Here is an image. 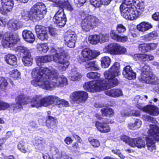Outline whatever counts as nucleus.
Returning <instances> with one entry per match:
<instances>
[{"instance_id":"1","label":"nucleus","mask_w":159,"mask_h":159,"mask_svg":"<svg viewBox=\"0 0 159 159\" xmlns=\"http://www.w3.org/2000/svg\"><path fill=\"white\" fill-rule=\"evenodd\" d=\"M32 75L35 78L31 81L32 84L44 89L51 90L53 87H61L68 84L66 77L63 75L58 76L57 70H52L48 67L36 68L33 70Z\"/></svg>"},{"instance_id":"2","label":"nucleus","mask_w":159,"mask_h":159,"mask_svg":"<svg viewBox=\"0 0 159 159\" xmlns=\"http://www.w3.org/2000/svg\"><path fill=\"white\" fill-rule=\"evenodd\" d=\"M144 9L143 2L139 0H126L120 6L122 16L126 19L131 20L138 18Z\"/></svg>"},{"instance_id":"3","label":"nucleus","mask_w":159,"mask_h":159,"mask_svg":"<svg viewBox=\"0 0 159 159\" xmlns=\"http://www.w3.org/2000/svg\"><path fill=\"white\" fill-rule=\"evenodd\" d=\"M56 102L58 105H61L63 106L68 107V102L65 100L61 99L58 97L53 95L48 96L40 99L39 96H37L33 98L31 102V106L36 108L42 107H47Z\"/></svg>"},{"instance_id":"4","label":"nucleus","mask_w":159,"mask_h":159,"mask_svg":"<svg viewBox=\"0 0 159 159\" xmlns=\"http://www.w3.org/2000/svg\"><path fill=\"white\" fill-rule=\"evenodd\" d=\"M47 12L45 4L42 2H37L31 7L29 12L24 11L22 13V17L25 20H28L31 17L39 20L43 18Z\"/></svg>"},{"instance_id":"5","label":"nucleus","mask_w":159,"mask_h":159,"mask_svg":"<svg viewBox=\"0 0 159 159\" xmlns=\"http://www.w3.org/2000/svg\"><path fill=\"white\" fill-rule=\"evenodd\" d=\"M111 87H112L106 79L105 80L89 81L84 85V88L85 90L92 93L102 91Z\"/></svg>"},{"instance_id":"6","label":"nucleus","mask_w":159,"mask_h":159,"mask_svg":"<svg viewBox=\"0 0 159 159\" xmlns=\"http://www.w3.org/2000/svg\"><path fill=\"white\" fill-rule=\"evenodd\" d=\"M120 74V64L119 63H114L112 67L104 73L105 79L109 82L112 87L117 85L118 84L117 79L116 78Z\"/></svg>"},{"instance_id":"7","label":"nucleus","mask_w":159,"mask_h":159,"mask_svg":"<svg viewBox=\"0 0 159 159\" xmlns=\"http://www.w3.org/2000/svg\"><path fill=\"white\" fill-rule=\"evenodd\" d=\"M51 52L52 53H54L53 54L52 57H51L53 61L60 64L58 67L59 70L61 71L65 70L68 68L69 63L65 59L66 53L62 49L58 50L53 49L51 50Z\"/></svg>"},{"instance_id":"8","label":"nucleus","mask_w":159,"mask_h":159,"mask_svg":"<svg viewBox=\"0 0 159 159\" xmlns=\"http://www.w3.org/2000/svg\"><path fill=\"white\" fill-rule=\"evenodd\" d=\"M141 74L139 77V80L148 84L159 83V80L151 73V70L148 65H144L141 68Z\"/></svg>"},{"instance_id":"9","label":"nucleus","mask_w":159,"mask_h":159,"mask_svg":"<svg viewBox=\"0 0 159 159\" xmlns=\"http://www.w3.org/2000/svg\"><path fill=\"white\" fill-rule=\"evenodd\" d=\"M155 140L159 141V128L154 125H150L148 131V137L146 138V143L148 149L151 152L156 149Z\"/></svg>"},{"instance_id":"10","label":"nucleus","mask_w":159,"mask_h":159,"mask_svg":"<svg viewBox=\"0 0 159 159\" xmlns=\"http://www.w3.org/2000/svg\"><path fill=\"white\" fill-rule=\"evenodd\" d=\"M99 23V20L95 16H88L84 19L81 24L82 30L86 32L96 27Z\"/></svg>"},{"instance_id":"11","label":"nucleus","mask_w":159,"mask_h":159,"mask_svg":"<svg viewBox=\"0 0 159 159\" xmlns=\"http://www.w3.org/2000/svg\"><path fill=\"white\" fill-rule=\"evenodd\" d=\"M3 38L4 39L2 42V44L5 48L14 46L19 40V36L16 34L11 35L8 33H6Z\"/></svg>"},{"instance_id":"12","label":"nucleus","mask_w":159,"mask_h":159,"mask_svg":"<svg viewBox=\"0 0 159 159\" xmlns=\"http://www.w3.org/2000/svg\"><path fill=\"white\" fill-rule=\"evenodd\" d=\"M88 97V93L84 91H76L72 93L70 96V100L72 102H84Z\"/></svg>"},{"instance_id":"13","label":"nucleus","mask_w":159,"mask_h":159,"mask_svg":"<svg viewBox=\"0 0 159 159\" xmlns=\"http://www.w3.org/2000/svg\"><path fill=\"white\" fill-rule=\"evenodd\" d=\"M100 52L96 51H92L88 49L83 50L81 52L82 57L80 58V60L82 62L90 60L96 58L100 55Z\"/></svg>"},{"instance_id":"14","label":"nucleus","mask_w":159,"mask_h":159,"mask_svg":"<svg viewBox=\"0 0 159 159\" xmlns=\"http://www.w3.org/2000/svg\"><path fill=\"white\" fill-rule=\"evenodd\" d=\"M76 36L75 32L69 30L65 34L64 39L68 46L70 48L75 47Z\"/></svg>"},{"instance_id":"15","label":"nucleus","mask_w":159,"mask_h":159,"mask_svg":"<svg viewBox=\"0 0 159 159\" xmlns=\"http://www.w3.org/2000/svg\"><path fill=\"white\" fill-rule=\"evenodd\" d=\"M54 23L58 25L63 27L66 23V19L63 10L59 9L55 14L53 18Z\"/></svg>"},{"instance_id":"16","label":"nucleus","mask_w":159,"mask_h":159,"mask_svg":"<svg viewBox=\"0 0 159 159\" xmlns=\"http://www.w3.org/2000/svg\"><path fill=\"white\" fill-rule=\"evenodd\" d=\"M20 52L23 54L22 61L26 66H30L32 63L33 59L30 53L27 48L20 46Z\"/></svg>"},{"instance_id":"17","label":"nucleus","mask_w":159,"mask_h":159,"mask_svg":"<svg viewBox=\"0 0 159 159\" xmlns=\"http://www.w3.org/2000/svg\"><path fill=\"white\" fill-rule=\"evenodd\" d=\"M138 109L149 114L152 116H157L159 114V109L156 106L152 105H148L145 107L138 106Z\"/></svg>"},{"instance_id":"18","label":"nucleus","mask_w":159,"mask_h":159,"mask_svg":"<svg viewBox=\"0 0 159 159\" xmlns=\"http://www.w3.org/2000/svg\"><path fill=\"white\" fill-rule=\"evenodd\" d=\"M35 30L38 37L41 40L45 41L48 39V36L45 27L37 25L35 26Z\"/></svg>"},{"instance_id":"19","label":"nucleus","mask_w":159,"mask_h":159,"mask_svg":"<svg viewBox=\"0 0 159 159\" xmlns=\"http://www.w3.org/2000/svg\"><path fill=\"white\" fill-rule=\"evenodd\" d=\"M110 123L108 120L104 122H100L96 121L95 122V126L97 130L102 133H107L111 131V128L107 124Z\"/></svg>"},{"instance_id":"20","label":"nucleus","mask_w":159,"mask_h":159,"mask_svg":"<svg viewBox=\"0 0 159 159\" xmlns=\"http://www.w3.org/2000/svg\"><path fill=\"white\" fill-rule=\"evenodd\" d=\"M122 74L124 77L129 80L134 79L136 78V73L133 72L129 65L124 68Z\"/></svg>"},{"instance_id":"21","label":"nucleus","mask_w":159,"mask_h":159,"mask_svg":"<svg viewBox=\"0 0 159 159\" xmlns=\"http://www.w3.org/2000/svg\"><path fill=\"white\" fill-rule=\"evenodd\" d=\"M146 143L145 141L141 138H133L132 143L130 144V146L133 148L136 147L139 148H142L145 147Z\"/></svg>"},{"instance_id":"22","label":"nucleus","mask_w":159,"mask_h":159,"mask_svg":"<svg viewBox=\"0 0 159 159\" xmlns=\"http://www.w3.org/2000/svg\"><path fill=\"white\" fill-rule=\"evenodd\" d=\"M22 35L24 39L29 43H33L35 40L34 35L30 31L24 30L22 32Z\"/></svg>"},{"instance_id":"23","label":"nucleus","mask_w":159,"mask_h":159,"mask_svg":"<svg viewBox=\"0 0 159 159\" xmlns=\"http://www.w3.org/2000/svg\"><path fill=\"white\" fill-rule=\"evenodd\" d=\"M152 27V26L151 24L146 21L142 22L137 26V29L142 32H144Z\"/></svg>"},{"instance_id":"24","label":"nucleus","mask_w":159,"mask_h":159,"mask_svg":"<svg viewBox=\"0 0 159 159\" xmlns=\"http://www.w3.org/2000/svg\"><path fill=\"white\" fill-rule=\"evenodd\" d=\"M116 45V43H110L107 44L103 48V51L104 53L114 55Z\"/></svg>"},{"instance_id":"25","label":"nucleus","mask_w":159,"mask_h":159,"mask_svg":"<svg viewBox=\"0 0 159 159\" xmlns=\"http://www.w3.org/2000/svg\"><path fill=\"white\" fill-rule=\"evenodd\" d=\"M105 92L107 95L114 98L118 97L123 95L122 91L119 89H113L106 91Z\"/></svg>"},{"instance_id":"26","label":"nucleus","mask_w":159,"mask_h":159,"mask_svg":"<svg viewBox=\"0 0 159 159\" xmlns=\"http://www.w3.org/2000/svg\"><path fill=\"white\" fill-rule=\"evenodd\" d=\"M84 66L85 69L88 70H96L99 69L97 61H94L86 62Z\"/></svg>"},{"instance_id":"27","label":"nucleus","mask_w":159,"mask_h":159,"mask_svg":"<svg viewBox=\"0 0 159 159\" xmlns=\"http://www.w3.org/2000/svg\"><path fill=\"white\" fill-rule=\"evenodd\" d=\"M36 60V63L39 66L42 65V64L50 62L52 60L51 57L48 55L37 57Z\"/></svg>"},{"instance_id":"28","label":"nucleus","mask_w":159,"mask_h":159,"mask_svg":"<svg viewBox=\"0 0 159 159\" xmlns=\"http://www.w3.org/2000/svg\"><path fill=\"white\" fill-rule=\"evenodd\" d=\"M148 98V97L146 95H137L134 98L133 101V103L135 105V106L138 108V106L143 107V104L140 103L141 101L144 99V98L147 99Z\"/></svg>"},{"instance_id":"29","label":"nucleus","mask_w":159,"mask_h":159,"mask_svg":"<svg viewBox=\"0 0 159 159\" xmlns=\"http://www.w3.org/2000/svg\"><path fill=\"white\" fill-rule=\"evenodd\" d=\"M101 66L102 68H108L110 65L111 60L108 56H104L101 59Z\"/></svg>"},{"instance_id":"30","label":"nucleus","mask_w":159,"mask_h":159,"mask_svg":"<svg viewBox=\"0 0 159 159\" xmlns=\"http://www.w3.org/2000/svg\"><path fill=\"white\" fill-rule=\"evenodd\" d=\"M7 27L10 30H16L19 28V23L16 20H10L8 24Z\"/></svg>"},{"instance_id":"31","label":"nucleus","mask_w":159,"mask_h":159,"mask_svg":"<svg viewBox=\"0 0 159 159\" xmlns=\"http://www.w3.org/2000/svg\"><path fill=\"white\" fill-rule=\"evenodd\" d=\"M82 76L75 68L72 69L71 71L70 79L72 81H75L80 79Z\"/></svg>"},{"instance_id":"32","label":"nucleus","mask_w":159,"mask_h":159,"mask_svg":"<svg viewBox=\"0 0 159 159\" xmlns=\"http://www.w3.org/2000/svg\"><path fill=\"white\" fill-rule=\"evenodd\" d=\"M5 60L7 63L11 65L14 66L16 64V57L11 54H8L6 56Z\"/></svg>"},{"instance_id":"33","label":"nucleus","mask_w":159,"mask_h":159,"mask_svg":"<svg viewBox=\"0 0 159 159\" xmlns=\"http://www.w3.org/2000/svg\"><path fill=\"white\" fill-rule=\"evenodd\" d=\"M115 50L114 55L124 54L127 52L126 48L125 47L117 43H116Z\"/></svg>"},{"instance_id":"34","label":"nucleus","mask_w":159,"mask_h":159,"mask_svg":"<svg viewBox=\"0 0 159 159\" xmlns=\"http://www.w3.org/2000/svg\"><path fill=\"white\" fill-rule=\"evenodd\" d=\"M101 111L103 116L111 117L114 114L113 110L111 108H103L101 109Z\"/></svg>"},{"instance_id":"35","label":"nucleus","mask_w":159,"mask_h":159,"mask_svg":"<svg viewBox=\"0 0 159 159\" xmlns=\"http://www.w3.org/2000/svg\"><path fill=\"white\" fill-rule=\"evenodd\" d=\"M89 43L93 44H96L99 43L98 35L94 34L89 36L88 39Z\"/></svg>"},{"instance_id":"36","label":"nucleus","mask_w":159,"mask_h":159,"mask_svg":"<svg viewBox=\"0 0 159 159\" xmlns=\"http://www.w3.org/2000/svg\"><path fill=\"white\" fill-rule=\"evenodd\" d=\"M142 118L144 121H148L154 123L155 125L152 124V125H155L158 127L157 125L158 123L157 121L153 117L150 116L147 114H145L143 115ZM151 125H150V128Z\"/></svg>"},{"instance_id":"37","label":"nucleus","mask_w":159,"mask_h":159,"mask_svg":"<svg viewBox=\"0 0 159 159\" xmlns=\"http://www.w3.org/2000/svg\"><path fill=\"white\" fill-rule=\"evenodd\" d=\"M67 0H49L50 1L53 3L54 6L57 7L62 9L63 8L64 6L65 2Z\"/></svg>"},{"instance_id":"38","label":"nucleus","mask_w":159,"mask_h":159,"mask_svg":"<svg viewBox=\"0 0 159 159\" xmlns=\"http://www.w3.org/2000/svg\"><path fill=\"white\" fill-rule=\"evenodd\" d=\"M37 48L39 52H46L48 50V47L47 44H39L37 45Z\"/></svg>"},{"instance_id":"39","label":"nucleus","mask_w":159,"mask_h":159,"mask_svg":"<svg viewBox=\"0 0 159 159\" xmlns=\"http://www.w3.org/2000/svg\"><path fill=\"white\" fill-rule=\"evenodd\" d=\"M99 43H104L109 40V35L107 34H100L98 35Z\"/></svg>"},{"instance_id":"40","label":"nucleus","mask_w":159,"mask_h":159,"mask_svg":"<svg viewBox=\"0 0 159 159\" xmlns=\"http://www.w3.org/2000/svg\"><path fill=\"white\" fill-rule=\"evenodd\" d=\"M37 96H39V98L40 99H42V98H41V96H39V95L36 96L35 97H34L31 100L30 99L28 98L27 97H24V98H21H21H20V105H21V104H24H24H27V103H29L30 102L31 106V107H32V106H31V102L33 101V98H35V97H36Z\"/></svg>"},{"instance_id":"41","label":"nucleus","mask_w":159,"mask_h":159,"mask_svg":"<svg viewBox=\"0 0 159 159\" xmlns=\"http://www.w3.org/2000/svg\"><path fill=\"white\" fill-rule=\"evenodd\" d=\"M7 80L4 77H0V88L2 90L5 89L8 85Z\"/></svg>"},{"instance_id":"42","label":"nucleus","mask_w":159,"mask_h":159,"mask_svg":"<svg viewBox=\"0 0 159 159\" xmlns=\"http://www.w3.org/2000/svg\"><path fill=\"white\" fill-rule=\"evenodd\" d=\"M120 139L126 143L128 144L130 146V144L132 143L133 138L129 137L128 136L125 135H122L120 136Z\"/></svg>"},{"instance_id":"43","label":"nucleus","mask_w":159,"mask_h":159,"mask_svg":"<svg viewBox=\"0 0 159 159\" xmlns=\"http://www.w3.org/2000/svg\"><path fill=\"white\" fill-rule=\"evenodd\" d=\"M88 141L90 144L94 148H98L100 145V143L99 141L95 139L89 138Z\"/></svg>"},{"instance_id":"44","label":"nucleus","mask_w":159,"mask_h":159,"mask_svg":"<svg viewBox=\"0 0 159 159\" xmlns=\"http://www.w3.org/2000/svg\"><path fill=\"white\" fill-rule=\"evenodd\" d=\"M86 76L89 79H92L100 77V75L97 72H89L87 74Z\"/></svg>"},{"instance_id":"45","label":"nucleus","mask_w":159,"mask_h":159,"mask_svg":"<svg viewBox=\"0 0 159 159\" xmlns=\"http://www.w3.org/2000/svg\"><path fill=\"white\" fill-rule=\"evenodd\" d=\"M133 110L129 108H127L125 110L122 111L121 113V115L123 117L132 116L130 115L132 113Z\"/></svg>"},{"instance_id":"46","label":"nucleus","mask_w":159,"mask_h":159,"mask_svg":"<svg viewBox=\"0 0 159 159\" xmlns=\"http://www.w3.org/2000/svg\"><path fill=\"white\" fill-rule=\"evenodd\" d=\"M9 74L11 77L15 79L18 78L20 75V72L17 69H14L10 71Z\"/></svg>"},{"instance_id":"47","label":"nucleus","mask_w":159,"mask_h":159,"mask_svg":"<svg viewBox=\"0 0 159 159\" xmlns=\"http://www.w3.org/2000/svg\"><path fill=\"white\" fill-rule=\"evenodd\" d=\"M139 50L143 52H148L147 43H144L139 45Z\"/></svg>"},{"instance_id":"48","label":"nucleus","mask_w":159,"mask_h":159,"mask_svg":"<svg viewBox=\"0 0 159 159\" xmlns=\"http://www.w3.org/2000/svg\"><path fill=\"white\" fill-rule=\"evenodd\" d=\"M116 30L119 33H125L126 30L125 27L121 24H119L117 25L116 27Z\"/></svg>"},{"instance_id":"49","label":"nucleus","mask_w":159,"mask_h":159,"mask_svg":"<svg viewBox=\"0 0 159 159\" xmlns=\"http://www.w3.org/2000/svg\"><path fill=\"white\" fill-rule=\"evenodd\" d=\"M10 105L3 101H0V111L6 110L10 107Z\"/></svg>"},{"instance_id":"50","label":"nucleus","mask_w":159,"mask_h":159,"mask_svg":"<svg viewBox=\"0 0 159 159\" xmlns=\"http://www.w3.org/2000/svg\"><path fill=\"white\" fill-rule=\"evenodd\" d=\"M90 3L96 7H100L102 5L101 0H90Z\"/></svg>"},{"instance_id":"51","label":"nucleus","mask_w":159,"mask_h":159,"mask_svg":"<svg viewBox=\"0 0 159 159\" xmlns=\"http://www.w3.org/2000/svg\"><path fill=\"white\" fill-rule=\"evenodd\" d=\"M119 35L115 30H112L110 31V36L112 39L116 41Z\"/></svg>"},{"instance_id":"52","label":"nucleus","mask_w":159,"mask_h":159,"mask_svg":"<svg viewBox=\"0 0 159 159\" xmlns=\"http://www.w3.org/2000/svg\"><path fill=\"white\" fill-rule=\"evenodd\" d=\"M127 37L125 35H119L116 41L120 42H125L128 40Z\"/></svg>"},{"instance_id":"53","label":"nucleus","mask_w":159,"mask_h":159,"mask_svg":"<svg viewBox=\"0 0 159 159\" xmlns=\"http://www.w3.org/2000/svg\"><path fill=\"white\" fill-rule=\"evenodd\" d=\"M147 45L148 52L151 50H154L156 48L157 46V44L154 43H147Z\"/></svg>"},{"instance_id":"54","label":"nucleus","mask_w":159,"mask_h":159,"mask_svg":"<svg viewBox=\"0 0 159 159\" xmlns=\"http://www.w3.org/2000/svg\"><path fill=\"white\" fill-rule=\"evenodd\" d=\"M43 140V138H42L40 137H36L33 140V144L34 145L38 146L39 145Z\"/></svg>"},{"instance_id":"55","label":"nucleus","mask_w":159,"mask_h":159,"mask_svg":"<svg viewBox=\"0 0 159 159\" xmlns=\"http://www.w3.org/2000/svg\"><path fill=\"white\" fill-rule=\"evenodd\" d=\"M134 123L136 130L140 127L142 124L141 121L139 119H136Z\"/></svg>"},{"instance_id":"56","label":"nucleus","mask_w":159,"mask_h":159,"mask_svg":"<svg viewBox=\"0 0 159 159\" xmlns=\"http://www.w3.org/2000/svg\"><path fill=\"white\" fill-rule=\"evenodd\" d=\"M65 7H66L68 10L70 11H72L73 10V8L68 2V0L66 1L65 2L63 8Z\"/></svg>"},{"instance_id":"57","label":"nucleus","mask_w":159,"mask_h":159,"mask_svg":"<svg viewBox=\"0 0 159 159\" xmlns=\"http://www.w3.org/2000/svg\"><path fill=\"white\" fill-rule=\"evenodd\" d=\"M149 34L151 40L155 39L158 36L157 32L155 31L149 33Z\"/></svg>"},{"instance_id":"58","label":"nucleus","mask_w":159,"mask_h":159,"mask_svg":"<svg viewBox=\"0 0 159 159\" xmlns=\"http://www.w3.org/2000/svg\"><path fill=\"white\" fill-rule=\"evenodd\" d=\"M112 152L114 154L117 155L121 158L124 159L125 158V157L120 152V151L119 150H113Z\"/></svg>"},{"instance_id":"59","label":"nucleus","mask_w":159,"mask_h":159,"mask_svg":"<svg viewBox=\"0 0 159 159\" xmlns=\"http://www.w3.org/2000/svg\"><path fill=\"white\" fill-rule=\"evenodd\" d=\"M141 38L143 40L146 41H150L151 40L149 33L143 36H142Z\"/></svg>"},{"instance_id":"60","label":"nucleus","mask_w":159,"mask_h":159,"mask_svg":"<svg viewBox=\"0 0 159 159\" xmlns=\"http://www.w3.org/2000/svg\"><path fill=\"white\" fill-rule=\"evenodd\" d=\"M49 32L50 35L53 36H55L57 34L56 30L52 27L49 28Z\"/></svg>"},{"instance_id":"61","label":"nucleus","mask_w":159,"mask_h":159,"mask_svg":"<svg viewBox=\"0 0 159 159\" xmlns=\"http://www.w3.org/2000/svg\"><path fill=\"white\" fill-rule=\"evenodd\" d=\"M140 111H139L133 110L132 113L130 114V115H132V116L138 117L140 116Z\"/></svg>"},{"instance_id":"62","label":"nucleus","mask_w":159,"mask_h":159,"mask_svg":"<svg viewBox=\"0 0 159 159\" xmlns=\"http://www.w3.org/2000/svg\"><path fill=\"white\" fill-rule=\"evenodd\" d=\"M127 126L128 128L130 129L134 130H136L134 123L130 122L128 124Z\"/></svg>"},{"instance_id":"63","label":"nucleus","mask_w":159,"mask_h":159,"mask_svg":"<svg viewBox=\"0 0 159 159\" xmlns=\"http://www.w3.org/2000/svg\"><path fill=\"white\" fill-rule=\"evenodd\" d=\"M51 152L53 156L54 155H55L58 153V150L57 148L55 147H53L51 148Z\"/></svg>"},{"instance_id":"64","label":"nucleus","mask_w":159,"mask_h":159,"mask_svg":"<svg viewBox=\"0 0 159 159\" xmlns=\"http://www.w3.org/2000/svg\"><path fill=\"white\" fill-rule=\"evenodd\" d=\"M152 19L155 20H159V13L156 12L152 15Z\"/></svg>"}]
</instances>
